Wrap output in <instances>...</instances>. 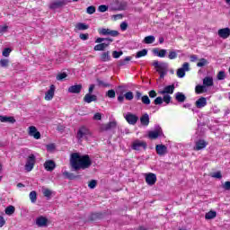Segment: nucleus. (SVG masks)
Returning <instances> with one entry per match:
<instances>
[{
  "label": "nucleus",
  "instance_id": "obj_23",
  "mask_svg": "<svg viewBox=\"0 0 230 230\" xmlns=\"http://www.w3.org/2000/svg\"><path fill=\"white\" fill-rule=\"evenodd\" d=\"M36 225L38 227H44L48 226V219L43 216H40L36 219Z\"/></svg>",
  "mask_w": 230,
  "mask_h": 230
},
{
  "label": "nucleus",
  "instance_id": "obj_16",
  "mask_svg": "<svg viewBox=\"0 0 230 230\" xmlns=\"http://www.w3.org/2000/svg\"><path fill=\"white\" fill-rule=\"evenodd\" d=\"M29 136H31L34 139H40V132L37 130L35 126L29 127Z\"/></svg>",
  "mask_w": 230,
  "mask_h": 230
},
{
  "label": "nucleus",
  "instance_id": "obj_57",
  "mask_svg": "<svg viewBox=\"0 0 230 230\" xmlns=\"http://www.w3.org/2000/svg\"><path fill=\"white\" fill-rule=\"evenodd\" d=\"M107 96L108 98H116V92L114 90H109Z\"/></svg>",
  "mask_w": 230,
  "mask_h": 230
},
{
  "label": "nucleus",
  "instance_id": "obj_12",
  "mask_svg": "<svg viewBox=\"0 0 230 230\" xmlns=\"http://www.w3.org/2000/svg\"><path fill=\"white\" fill-rule=\"evenodd\" d=\"M113 40H106L103 43H100L96 45L93 49L94 51H105L109 46H111V42H112Z\"/></svg>",
  "mask_w": 230,
  "mask_h": 230
},
{
  "label": "nucleus",
  "instance_id": "obj_22",
  "mask_svg": "<svg viewBox=\"0 0 230 230\" xmlns=\"http://www.w3.org/2000/svg\"><path fill=\"white\" fill-rule=\"evenodd\" d=\"M197 109H203L208 105V100L205 97H200L195 102Z\"/></svg>",
  "mask_w": 230,
  "mask_h": 230
},
{
  "label": "nucleus",
  "instance_id": "obj_1",
  "mask_svg": "<svg viewBox=\"0 0 230 230\" xmlns=\"http://www.w3.org/2000/svg\"><path fill=\"white\" fill-rule=\"evenodd\" d=\"M71 172H80L87 168V155H80L79 153H72L69 160Z\"/></svg>",
  "mask_w": 230,
  "mask_h": 230
},
{
  "label": "nucleus",
  "instance_id": "obj_35",
  "mask_svg": "<svg viewBox=\"0 0 230 230\" xmlns=\"http://www.w3.org/2000/svg\"><path fill=\"white\" fill-rule=\"evenodd\" d=\"M66 78H67V74L66 72H59L56 76V80H58V82H64Z\"/></svg>",
  "mask_w": 230,
  "mask_h": 230
},
{
  "label": "nucleus",
  "instance_id": "obj_52",
  "mask_svg": "<svg viewBox=\"0 0 230 230\" xmlns=\"http://www.w3.org/2000/svg\"><path fill=\"white\" fill-rule=\"evenodd\" d=\"M163 97L159 96V97H156L155 100H154V104L155 105H163Z\"/></svg>",
  "mask_w": 230,
  "mask_h": 230
},
{
  "label": "nucleus",
  "instance_id": "obj_58",
  "mask_svg": "<svg viewBox=\"0 0 230 230\" xmlns=\"http://www.w3.org/2000/svg\"><path fill=\"white\" fill-rule=\"evenodd\" d=\"M127 28H128V23H127V22H123L120 23V30L122 31H127Z\"/></svg>",
  "mask_w": 230,
  "mask_h": 230
},
{
  "label": "nucleus",
  "instance_id": "obj_3",
  "mask_svg": "<svg viewBox=\"0 0 230 230\" xmlns=\"http://www.w3.org/2000/svg\"><path fill=\"white\" fill-rule=\"evenodd\" d=\"M37 163V158L35 157V155L31 154L30 155L27 159L24 165L25 172H31L33 168H35V164Z\"/></svg>",
  "mask_w": 230,
  "mask_h": 230
},
{
  "label": "nucleus",
  "instance_id": "obj_63",
  "mask_svg": "<svg viewBox=\"0 0 230 230\" xmlns=\"http://www.w3.org/2000/svg\"><path fill=\"white\" fill-rule=\"evenodd\" d=\"M43 195H44V197H51V191L49 190V189L44 190Z\"/></svg>",
  "mask_w": 230,
  "mask_h": 230
},
{
  "label": "nucleus",
  "instance_id": "obj_37",
  "mask_svg": "<svg viewBox=\"0 0 230 230\" xmlns=\"http://www.w3.org/2000/svg\"><path fill=\"white\" fill-rule=\"evenodd\" d=\"M144 44H154L155 42V36H146L144 40Z\"/></svg>",
  "mask_w": 230,
  "mask_h": 230
},
{
  "label": "nucleus",
  "instance_id": "obj_61",
  "mask_svg": "<svg viewBox=\"0 0 230 230\" xmlns=\"http://www.w3.org/2000/svg\"><path fill=\"white\" fill-rule=\"evenodd\" d=\"M149 98H155L157 96V93L155 90H151L148 92Z\"/></svg>",
  "mask_w": 230,
  "mask_h": 230
},
{
  "label": "nucleus",
  "instance_id": "obj_50",
  "mask_svg": "<svg viewBox=\"0 0 230 230\" xmlns=\"http://www.w3.org/2000/svg\"><path fill=\"white\" fill-rule=\"evenodd\" d=\"M109 10V6L105 4L99 5L98 12H101L102 13L107 12Z\"/></svg>",
  "mask_w": 230,
  "mask_h": 230
},
{
  "label": "nucleus",
  "instance_id": "obj_30",
  "mask_svg": "<svg viewBox=\"0 0 230 230\" xmlns=\"http://www.w3.org/2000/svg\"><path fill=\"white\" fill-rule=\"evenodd\" d=\"M203 86L213 87V77L207 76L203 79Z\"/></svg>",
  "mask_w": 230,
  "mask_h": 230
},
{
  "label": "nucleus",
  "instance_id": "obj_53",
  "mask_svg": "<svg viewBox=\"0 0 230 230\" xmlns=\"http://www.w3.org/2000/svg\"><path fill=\"white\" fill-rule=\"evenodd\" d=\"M97 84H98V85L100 86V87H111V84H108V83H105V82H103V81H102V80H97Z\"/></svg>",
  "mask_w": 230,
  "mask_h": 230
},
{
  "label": "nucleus",
  "instance_id": "obj_14",
  "mask_svg": "<svg viewBox=\"0 0 230 230\" xmlns=\"http://www.w3.org/2000/svg\"><path fill=\"white\" fill-rule=\"evenodd\" d=\"M55 96V84H51L48 92L45 93V100L51 102Z\"/></svg>",
  "mask_w": 230,
  "mask_h": 230
},
{
  "label": "nucleus",
  "instance_id": "obj_38",
  "mask_svg": "<svg viewBox=\"0 0 230 230\" xmlns=\"http://www.w3.org/2000/svg\"><path fill=\"white\" fill-rule=\"evenodd\" d=\"M92 102H98V96L93 93H87V103H92Z\"/></svg>",
  "mask_w": 230,
  "mask_h": 230
},
{
  "label": "nucleus",
  "instance_id": "obj_49",
  "mask_svg": "<svg viewBox=\"0 0 230 230\" xmlns=\"http://www.w3.org/2000/svg\"><path fill=\"white\" fill-rule=\"evenodd\" d=\"M163 101L168 105L172 102V96H170L169 94H164L163 97Z\"/></svg>",
  "mask_w": 230,
  "mask_h": 230
},
{
  "label": "nucleus",
  "instance_id": "obj_15",
  "mask_svg": "<svg viewBox=\"0 0 230 230\" xmlns=\"http://www.w3.org/2000/svg\"><path fill=\"white\" fill-rule=\"evenodd\" d=\"M115 6L113 7V10L122 11L127 10V2L125 1H119L116 0L114 2Z\"/></svg>",
  "mask_w": 230,
  "mask_h": 230
},
{
  "label": "nucleus",
  "instance_id": "obj_41",
  "mask_svg": "<svg viewBox=\"0 0 230 230\" xmlns=\"http://www.w3.org/2000/svg\"><path fill=\"white\" fill-rule=\"evenodd\" d=\"M146 55H148V50L144 49L137 52L136 58H141V57H146Z\"/></svg>",
  "mask_w": 230,
  "mask_h": 230
},
{
  "label": "nucleus",
  "instance_id": "obj_31",
  "mask_svg": "<svg viewBox=\"0 0 230 230\" xmlns=\"http://www.w3.org/2000/svg\"><path fill=\"white\" fill-rule=\"evenodd\" d=\"M85 134H87V128L85 127L80 128L77 132V139H83Z\"/></svg>",
  "mask_w": 230,
  "mask_h": 230
},
{
  "label": "nucleus",
  "instance_id": "obj_4",
  "mask_svg": "<svg viewBox=\"0 0 230 230\" xmlns=\"http://www.w3.org/2000/svg\"><path fill=\"white\" fill-rule=\"evenodd\" d=\"M118 127V122L116 120L111 121L107 124H102L100 126V132H108V130H114Z\"/></svg>",
  "mask_w": 230,
  "mask_h": 230
},
{
  "label": "nucleus",
  "instance_id": "obj_60",
  "mask_svg": "<svg viewBox=\"0 0 230 230\" xmlns=\"http://www.w3.org/2000/svg\"><path fill=\"white\" fill-rule=\"evenodd\" d=\"M223 189L226 190V191H230V181H226L224 184H223Z\"/></svg>",
  "mask_w": 230,
  "mask_h": 230
},
{
  "label": "nucleus",
  "instance_id": "obj_48",
  "mask_svg": "<svg viewBox=\"0 0 230 230\" xmlns=\"http://www.w3.org/2000/svg\"><path fill=\"white\" fill-rule=\"evenodd\" d=\"M168 58H170V60H175V58H177V51L175 50L170 51L168 55Z\"/></svg>",
  "mask_w": 230,
  "mask_h": 230
},
{
  "label": "nucleus",
  "instance_id": "obj_39",
  "mask_svg": "<svg viewBox=\"0 0 230 230\" xmlns=\"http://www.w3.org/2000/svg\"><path fill=\"white\" fill-rule=\"evenodd\" d=\"M29 197L32 204H35V202H37V191L35 190L31 191Z\"/></svg>",
  "mask_w": 230,
  "mask_h": 230
},
{
  "label": "nucleus",
  "instance_id": "obj_6",
  "mask_svg": "<svg viewBox=\"0 0 230 230\" xmlns=\"http://www.w3.org/2000/svg\"><path fill=\"white\" fill-rule=\"evenodd\" d=\"M71 0H58L56 2L51 3L49 5V8L50 10H57V8H62V6H66V4H67V3H70Z\"/></svg>",
  "mask_w": 230,
  "mask_h": 230
},
{
  "label": "nucleus",
  "instance_id": "obj_8",
  "mask_svg": "<svg viewBox=\"0 0 230 230\" xmlns=\"http://www.w3.org/2000/svg\"><path fill=\"white\" fill-rule=\"evenodd\" d=\"M131 148L133 150H141V148L143 150H146V142L141 140H135L132 143Z\"/></svg>",
  "mask_w": 230,
  "mask_h": 230
},
{
  "label": "nucleus",
  "instance_id": "obj_18",
  "mask_svg": "<svg viewBox=\"0 0 230 230\" xmlns=\"http://www.w3.org/2000/svg\"><path fill=\"white\" fill-rule=\"evenodd\" d=\"M155 151L158 155H165V154H168V147L163 144L156 145Z\"/></svg>",
  "mask_w": 230,
  "mask_h": 230
},
{
  "label": "nucleus",
  "instance_id": "obj_17",
  "mask_svg": "<svg viewBox=\"0 0 230 230\" xmlns=\"http://www.w3.org/2000/svg\"><path fill=\"white\" fill-rule=\"evenodd\" d=\"M44 168L47 172H53V170L57 168V164H55V161L53 160H47L44 163Z\"/></svg>",
  "mask_w": 230,
  "mask_h": 230
},
{
  "label": "nucleus",
  "instance_id": "obj_24",
  "mask_svg": "<svg viewBox=\"0 0 230 230\" xmlns=\"http://www.w3.org/2000/svg\"><path fill=\"white\" fill-rule=\"evenodd\" d=\"M206 146H208V142H206L205 140L203 139H200V140H198L196 142V145L194 146V150H203V148H205Z\"/></svg>",
  "mask_w": 230,
  "mask_h": 230
},
{
  "label": "nucleus",
  "instance_id": "obj_33",
  "mask_svg": "<svg viewBox=\"0 0 230 230\" xmlns=\"http://www.w3.org/2000/svg\"><path fill=\"white\" fill-rule=\"evenodd\" d=\"M195 91L197 94H202L203 93H208V89L203 85L198 84L195 87Z\"/></svg>",
  "mask_w": 230,
  "mask_h": 230
},
{
  "label": "nucleus",
  "instance_id": "obj_20",
  "mask_svg": "<svg viewBox=\"0 0 230 230\" xmlns=\"http://www.w3.org/2000/svg\"><path fill=\"white\" fill-rule=\"evenodd\" d=\"M173 91H175V84L165 86L163 91L158 92L159 94H173Z\"/></svg>",
  "mask_w": 230,
  "mask_h": 230
},
{
  "label": "nucleus",
  "instance_id": "obj_36",
  "mask_svg": "<svg viewBox=\"0 0 230 230\" xmlns=\"http://www.w3.org/2000/svg\"><path fill=\"white\" fill-rule=\"evenodd\" d=\"M63 177H65V179H69V181H73V180L76 179V175H75V173L69 172L67 171H65L63 172Z\"/></svg>",
  "mask_w": 230,
  "mask_h": 230
},
{
  "label": "nucleus",
  "instance_id": "obj_28",
  "mask_svg": "<svg viewBox=\"0 0 230 230\" xmlns=\"http://www.w3.org/2000/svg\"><path fill=\"white\" fill-rule=\"evenodd\" d=\"M111 61V51L102 52L101 54V62Z\"/></svg>",
  "mask_w": 230,
  "mask_h": 230
},
{
  "label": "nucleus",
  "instance_id": "obj_55",
  "mask_svg": "<svg viewBox=\"0 0 230 230\" xmlns=\"http://www.w3.org/2000/svg\"><path fill=\"white\" fill-rule=\"evenodd\" d=\"M95 12H96L95 6L92 5L87 7V13H89L90 15H93V13H94Z\"/></svg>",
  "mask_w": 230,
  "mask_h": 230
},
{
  "label": "nucleus",
  "instance_id": "obj_42",
  "mask_svg": "<svg viewBox=\"0 0 230 230\" xmlns=\"http://www.w3.org/2000/svg\"><path fill=\"white\" fill-rule=\"evenodd\" d=\"M13 213H15V207L13 206H8L5 208V215H13Z\"/></svg>",
  "mask_w": 230,
  "mask_h": 230
},
{
  "label": "nucleus",
  "instance_id": "obj_44",
  "mask_svg": "<svg viewBox=\"0 0 230 230\" xmlns=\"http://www.w3.org/2000/svg\"><path fill=\"white\" fill-rule=\"evenodd\" d=\"M208 62L206 58L199 59V62H198L197 66L198 67H204V66H208Z\"/></svg>",
  "mask_w": 230,
  "mask_h": 230
},
{
  "label": "nucleus",
  "instance_id": "obj_46",
  "mask_svg": "<svg viewBox=\"0 0 230 230\" xmlns=\"http://www.w3.org/2000/svg\"><path fill=\"white\" fill-rule=\"evenodd\" d=\"M226 71L221 70L217 73V80H226Z\"/></svg>",
  "mask_w": 230,
  "mask_h": 230
},
{
  "label": "nucleus",
  "instance_id": "obj_47",
  "mask_svg": "<svg viewBox=\"0 0 230 230\" xmlns=\"http://www.w3.org/2000/svg\"><path fill=\"white\" fill-rule=\"evenodd\" d=\"M1 67H8L10 66V60L8 59H0Z\"/></svg>",
  "mask_w": 230,
  "mask_h": 230
},
{
  "label": "nucleus",
  "instance_id": "obj_10",
  "mask_svg": "<svg viewBox=\"0 0 230 230\" xmlns=\"http://www.w3.org/2000/svg\"><path fill=\"white\" fill-rule=\"evenodd\" d=\"M146 182L148 184V186H154V184L157 182V175L153 172L146 174Z\"/></svg>",
  "mask_w": 230,
  "mask_h": 230
},
{
  "label": "nucleus",
  "instance_id": "obj_21",
  "mask_svg": "<svg viewBox=\"0 0 230 230\" xmlns=\"http://www.w3.org/2000/svg\"><path fill=\"white\" fill-rule=\"evenodd\" d=\"M82 92V84H75L68 87V93L71 94H79Z\"/></svg>",
  "mask_w": 230,
  "mask_h": 230
},
{
  "label": "nucleus",
  "instance_id": "obj_59",
  "mask_svg": "<svg viewBox=\"0 0 230 230\" xmlns=\"http://www.w3.org/2000/svg\"><path fill=\"white\" fill-rule=\"evenodd\" d=\"M107 40H111L110 38H98L95 42L98 44H102V42H107Z\"/></svg>",
  "mask_w": 230,
  "mask_h": 230
},
{
  "label": "nucleus",
  "instance_id": "obj_26",
  "mask_svg": "<svg viewBox=\"0 0 230 230\" xmlns=\"http://www.w3.org/2000/svg\"><path fill=\"white\" fill-rule=\"evenodd\" d=\"M140 123L141 125H143L144 127H148V125L150 124V117L148 116L147 113L144 114L141 116L140 118Z\"/></svg>",
  "mask_w": 230,
  "mask_h": 230
},
{
  "label": "nucleus",
  "instance_id": "obj_62",
  "mask_svg": "<svg viewBox=\"0 0 230 230\" xmlns=\"http://www.w3.org/2000/svg\"><path fill=\"white\" fill-rule=\"evenodd\" d=\"M93 119L100 121V119H102V113L97 112L93 115Z\"/></svg>",
  "mask_w": 230,
  "mask_h": 230
},
{
  "label": "nucleus",
  "instance_id": "obj_40",
  "mask_svg": "<svg viewBox=\"0 0 230 230\" xmlns=\"http://www.w3.org/2000/svg\"><path fill=\"white\" fill-rule=\"evenodd\" d=\"M217 217L216 211H209L205 215L206 220H211Z\"/></svg>",
  "mask_w": 230,
  "mask_h": 230
},
{
  "label": "nucleus",
  "instance_id": "obj_13",
  "mask_svg": "<svg viewBox=\"0 0 230 230\" xmlns=\"http://www.w3.org/2000/svg\"><path fill=\"white\" fill-rule=\"evenodd\" d=\"M100 35H110L111 37H118L119 35V32L118 31H112L111 29H99Z\"/></svg>",
  "mask_w": 230,
  "mask_h": 230
},
{
  "label": "nucleus",
  "instance_id": "obj_19",
  "mask_svg": "<svg viewBox=\"0 0 230 230\" xmlns=\"http://www.w3.org/2000/svg\"><path fill=\"white\" fill-rule=\"evenodd\" d=\"M217 35H219V37L221 39H229L230 37V29L229 28H224V29H220L217 31Z\"/></svg>",
  "mask_w": 230,
  "mask_h": 230
},
{
  "label": "nucleus",
  "instance_id": "obj_2",
  "mask_svg": "<svg viewBox=\"0 0 230 230\" xmlns=\"http://www.w3.org/2000/svg\"><path fill=\"white\" fill-rule=\"evenodd\" d=\"M152 66L155 68L157 73L160 75V78L163 79L166 75L168 74V63L166 62H160L157 60H155L152 63Z\"/></svg>",
  "mask_w": 230,
  "mask_h": 230
},
{
  "label": "nucleus",
  "instance_id": "obj_32",
  "mask_svg": "<svg viewBox=\"0 0 230 230\" xmlns=\"http://www.w3.org/2000/svg\"><path fill=\"white\" fill-rule=\"evenodd\" d=\"M132 60V57H126L124 59H120L118 62V66L119 67H122V66H127V64H128V62H130Z\"/></svg>",
  "mask_w": 230,
  "mask_h": 230
},
{
  "label": "nucleus",
  "instance_id": "obj_25",
  "mask_svg": "<svg viewBox=\"0 0 230 230\" xmlns=\"http://www.w3.org/2000/svg\"><path fill=\"white\" fill-rule=\"evenodd\" d=\"M153 54L155 55L156 57H159L160 58H164V57H166V49H154Z\"/></svg>",
  "mask_w": 230,
  "mask_h": 230
},
{
  "label": "nucleus",
  "instance_id": "obj_34",
  "mask_svg": "<svg viewBox=\"0 0 230 230\" xmlns=\"http://www.w3.org/2000/svg\"><path fill=\"white\" fill-rule=\"evenodd\" d=\"M84 30H87V24L85 23H82V22H78L75 24V31H82Z\"/></svg>",
  "mask_w": 230,
  "mask_h": 230
},
{
  "label": "nucleus",
  "instance_id": "obj_54",
  "mask_svg": "<svg viewBox=\"0 0 230 230\" xmlns=\"http://www.w3.org/2000/svg\"><path fill=\"white\" fill-rule=\"evenodd\" d=\"M121 55H123V51H116V50H114L112 52L113 58H119L121 57Z\"/></svg>",
  "mask_w": 230,
  "mask_h": 230
},
{
  "label": "nucleus",
  "instance_id": "obj_45",
  "mask_svg": "<svg viewBox=\"0 0 230 230\" xmlns=\"http://www.w3.org/2000/svg\"><path fill=\"white\" fill-rule=\"evenodd\" d=\"M96 186H98V181H96V180H92L88 183V188H90V190H94V188H96Z\"/></svg>",
  "mask_w": 230,
  "mask_h": 230
},
{
  "label": "nucleus",
  "instance_id": "obj_7",
  "mask_svg": "<svg viewBox=\"0 0 230 230\" xmlns=\"http://www.w3.org/2000/svg\"><path fill=\"white\" fill-rule=\"evenodd\" d=\"M186 71H190V63L185 62L182 67L179 68L176 72L178 78H184L186 76Z\"/></svg>",
  "mask_w": 230,
  "mask_h": 230
},
{
  "label": "nucleus",
  "instance_id": "obj_5",
  "mask_svg": "<svg viewBox=\"0 0 230 230\" xmlns=\"http://www.w3.org/2000/svg\"><path fill=\"white\" fill-rule=\"evenodd\" d=\"M135 98L137 101L141 100V102L144 105H150V103H151L150 97H148V95H143V93L139 91L136 92Z\"/></svg>",
  "mask_w": 230,
  "mask_h": 230
},
{
  "label": "nucleus",
  "instance_id": "obj_43",
  "mask_svg": "<svg viewBox=\"0 0 230 230\" xmlns=\"http://www.w3.org/2000/svg\"><path fill=\"white\" fill-rule=\"evenodd\" d=\"M124 98L126 100H128V102H132V100H134V93L132 92H127L125 94H124Z\"/></svg>",
  "mask_w": 230,
  "mask_h": 230
},
{
  "label": "nucleus",
  "instance_id": "obj_64",
  "mask_svg": "<svg viewBox=\"0 0 230 230\" xmlns=\"http://www.w3.org/2000/svg\"><path fill=\"white\" fill-rule=\"evenodd\" d=\"M5 224L6 220H4V217L3 216H0V227H4Z\"/></svg>",
  "mask_w": 230,
  "mask_h": 230
},
{
  "label": "nucleus",
  "instance_id": "obj_51",
  "mask_svg": "<svg viewBox=\"0 0 230 230\" xmlns=\"http://www.w3.org/2000/svg\"><path fill=\"white\" fill-rule=\"evenodd\" d=\"M10 53H12V49L5 48V49H4L2 55H3V57H10Z\"/></svg>",
  "mask_w": 230,
  "mask_h": 230
},
{
  "label": "nucleus",
  "instance_id": "obj_29",
  "mask_svg": "<svg viewBox=\"0 0 230 230\" xmlns=\"http://www.w3.org/2000/svg\"><path fill=\"white\" fill-rule=\"evenodd\" d=\"M175 100H177L179 103H184V102H186V95L181 92H178L175 93Z\"/></svg>",
  "mask_w": 230,
  "mask_h": 230
},
{
  "label": "nucleus",
  "instance_id": "obj_11",
  "mask_svg": "<svg viewBox=\"0 0 230 230\" xmlns=\"http://www.w3.org/2000/svg\"><path fill=\"white\" fill-rule=\"evenodd\" d=\"M125 119H126V121H128V123L129 125H136V123H137V121L139 119V117H137L136 114L128 112L125 116Z\"/></svg>",
  "mask_w": 230,
  "mask_h": 230
},
{
  "label": "nucleus",
  "instance_id": "obj_56",
  "mask_svg": "<svg viewBox=\"0 0 230 230\" xmlns=\"http://www.w3.org/2000/svg\"><path fill=\"white\" fill-rule=\"evenodd\" d=\"M211 177H213L214 179H222V172H220V171L216 172L211 174Z\"/></svg>",
  "mask_w": 230,
  "mask_h": 230
},
{
  "label": "nucleus",
  "instance_id": "obj_27",
  "mask_svg": "<svg viewBox=\"0 0 230 230\" xmlns=\"http://www.w3.org/2000/svg\"><path fill=\"white\" fill-rule=\"evenodd\" d=\"M1 123H15V118L0 115Z\"/></svg>",
  "mask_w": 230,
  "mask_h": 230
},
{
  "label": "nucleus",
  "instance_id": "obj_9",
  "mask_svg": "<svg viewBox=\"0 0 230 230\" xmlns=\"http://www.w3.org/2000/svg\"><path fill=\"white\" fill-rule=\"evenodd\" d=\"M159 136H163V129L159 126L155 127V130L149 131L148 133L149 139H157Z\"/></svg>",
  "mask_w": 230,
  "mask_h": 230
}]
</instances>
